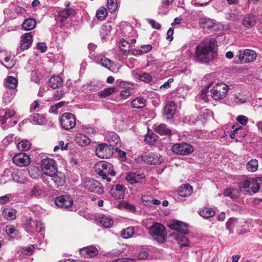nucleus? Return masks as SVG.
<instances>
[{"instance_id": "obj_1", "label": "nucleus", "mask_w": 262, "mask_h": 262, "mask_svg": "<svg viewBox=\"0 0 262 262\" xmlns=\"http://www.w3.org/2000/svg\"><path fill=\"white\" fill-rule=\"evenodd\" d=\"M216 43L214 38H206L200 43L195 48V60L202 63H208L212 60L217 55Z\"/></svg>"}, {"instance_id": "obj_2", "label": "nucleus", "mask_w": 262, "mask_h": 262, "mask_svg": "<svg viewBox=\"0 0 262 262\" xmlns=\"http://www.w3.org/2000/svg\"><path fill=\"white\" fill-rule=\"evenodd\" d=\"M168 227L176 232L173 234L174 238L178 242L181 248L187 247L189 245L188 238L185 236L188 233L187 225L182 222L176 221L169 225Z\"/></svg>"}, {"instance_id": "obj_3", "label": "nucleus", "mask_w": 262, "mask_h": 262, "mask_svg": "<svg viewBox=\"0 0 262 262\" xmlns=\"http://www.w3.org/2000/svg\"><path fill=\"white\" fill-rule=\"evenodd\" d=\"M41 170L44 174L51 177L60 178L62 174L58 172L56 161L51 158H46L41 162Z\"/></svg>"}, {"instance_id": "obj_4", "label": "nucleus", "mask_w": 262, "mask_h": 262, "mask_svg": "<svg viewBox=\"0 0 262 262\" xmlns=\"http://www.w3.org/2000/svg\"><path fill=\"white\" fill-rule=\"evenodd\" d=\"M94 169L103 180H111V179L108 178V176H115L116 175L113 166L109 163L105 162H99L95 165Z\"/></svg>"}, {"instance_id": "obj_5", "label": "nucleus", "mask_w": 262, "mask_h": 262, "mask_svg": "<svg viewBox=\"0 0 262 262\" xmlns=\"http://www.w3.org/2000/svg\"><path fill=\"white\" fill-rule=\"evenodd\" d=\"M149 233L153 238L159 243H163L165 242L166 233L165 228L161 224L155 223L149 228Z\"/></svg>"}, {"instance_id": "obj_6", "label": "nucleus", "mask_w": 262, "mask_h": 262, "mask_svg": "<svg viewBox=\"0 0 262 262\" xmlns=\"http://www.w3.org/2000/svg\"><path fill=\"white\" fill-rule=\"evenodd\" d=\"M228 86L225 83H216L210 90L211 96L215 100L224 99L227 95Z\"/></svg>"}, {"instance_id": "obj_7", "label": "nucleus", "mask_w": 262, "mask_h": 262, "mask_svg": "<svg viewBox=\"0 0 262 262\" xmlns=\"http://www.w3.org/2000/svg\"><path fill=\"white\" fill-rule=\"evenodd\" d=\"M238 185L242 191L250 195L257 192L260 188V184L257 181H240Z\"/></svg>"}, {"instance_id": "obj_8", "label": "nucleus", "mask_w": 262, "mask_h": 262, "mask_svg": "<svg viewBox=\"0 0 262 262\" xmlns=\"http://www.w3.org/2000/svg\"><path fill=\"white\" fill-rule=\"evenodd\" d=\"M24 228L25 230L30 234H33L36 232H41L45 229L40 222L34 221L31 217L26 220Z\"/></svg>"}, {"instance_id": "obj_9", "label": "nucleus", "mask_w": 262, "mask_h": 262, "mask_svg": "<svg viewBox=\"0 0 262 262\" xmlns=\"http://www.w3.org/2000/svg\"><path fill=\"white\" fill-rule=\"evenodd\" d=\"M237 56L238 60L235 61L236 63H242L243 62H251L254 61L256 58V52L252 50L246 49L245 50H239L238 52Z\"/></svg>"}, {"instance_id": "obj_10", "label": "nucleus", "mask_w": 262, "mask_h": 262, "mask_svg": "<svg viewBox=\"0 0 262 262\" xmlns=\"http://www.w3.org/2000/svg\"><path fill=\"white\" fill-rule=\"evenodd\" d=\"M60 122L63 129L70 130L76 125V117L72 113H64L62 115Z\"/></svg>"}, {"instance_id": "obj_11", "label": "nucleus", "mask_w": 262, "mask_h": 262, "mask_svg": "<svg viewBox=\"0 0 262 262\" xmlns=\"http://www.w3.org/2000/svg\"><path fill=\"white\" fill-rule=\"evenodd\" d=\"M95 152L99 158L108 159L111 158L114 154V148L112 145H108L107 144L102 143L98 146Z\"/></svg>"}, {"instance_id": "obj_12", "label": "nucleus", "mask_w": 262, "mask_h": 262, "mask_svg": "<svg viewBox=\"0 0 262 262\" xmlns=\"http://www.w3.org/2000/svg\"><path fill=\"white\" fill-rule=\"evenodd\" d=\"M193 150V147L190 144L185 142L175 144L172 147L174 153L182 156L189 155Z\"/></svg>"}, {"instance_id": "obj_13", "label": "nucleus", "mask_w": 262, "mask_h": 262, "mask_svg": "<svg viewBox=\"0 0 262 262\" xmlns=\"http://www.w3.org/2000/svg\"><path fill=\"white\" fill-rule=\"evenodd\" d=\"M0 62L8 69L12 68L16 63L11 57V53L5 50L0 51Z\"/></svg>"}, {"instance_id": "obj_14", "label": "nucleus", "mask_w": 262, "mask_h": 262, "mask_svg": "<svg viewBox=\"0 0 262 262\" xmlns=\"http://www.w3.org/2000/svg\"><path fill=\"white\" fill-rule=\"evenodd\" d=\"M13 162L17 166L24 167L28 166L31 161L30 157L25 153H18L14 155Z\"/></svg>"}, {"instance_id": "obj_15", "label": "nucleus", "mask_w": 262, "mask_h": 262, "mask_svg": "<svg viewBox=\"0 0 262 262\" xmlns=\"http://www.w3.org/2000/svg\"><path fill=\"white\" fill-rule=\"evenodd\" d=\"M55 205L59 208L67 209L73 204V201L67 195H60L56 198L54 201Z\"/></svg>"}, {"instance_id": "obj_16", "label": "nucleus", "mask_w": 262, "mask_h": 262, "mask_svg": "<svg viewBox=\"0 0 262 262\" xmlns=\"http://www.w3.org/2000/svg\"><path fill=\"white\" fill-rule=\"evenodd\" d=\"M84 187L89 191L102 194L103 192V187L99 181H85Z\"/></svg>"}, {"instance_id": "obj_17", "label": "nucleus", "mask_w": 262, "mask_h": 262, "mask_svg": "<svg viewBox=\"0 0 262 262\" xmlns=\"http://www.w3.org/2000/svg\"><path fill=\"white\" fill-rule=\"evenodd\" d=\"M176 111V104L173 101H169L163 110V115L167 119H172Z\"/></svg>"}, {"instance_id": "obj_18", "label": "nucleus", "mask_w": 262, "mask_h": 262, "mask_svg": "<svg viewBox=\"0 0 262 262\" xmlns=\"http://www.w3.org/2000/svg\"><path fill=\"white\" fill-rule=\"evenodd\" d=\"M143 161L149 164H160L162 162L161 157L159 155L149 153L143 157Z\"/></svg>"}, {"instance_id": "obj_19", "label": "nucleus", "mask_w": 262, "mask_h": 262, "mask_svg": "<svg viewBox=\"0 0 262 262\" xmlns=\"http://www.w3.org/2000/svg\"><path fill=\"white\" fill-rule=\"evenodd\" d=\"M79 252L81 255L86 258L94 257L98 254L97 249L92 246L80 249Z\"/></svg>"}, {"instance_id": "obj_20", "label": "nucleus", "mask_w": 262, "mask_h": 262, "mask_svg": "<svg viewBox=\"0 0 262 262\" xmlns=\"http://www.w3.org/2000/svg\"><path fill=\"white\" fill-rule=\"evenodd\" d=\"M32 35L31 33H27L22 35L20 38V49L25 50L28 49L32 43Z\"/></svg>"}, {"instance_id": "obj_21", "label": "nucleus", "mask_w": 262, "mask_h": 262, "mask_svg": "<svg viewBox=\"0 0 262 262\" xmlns=\"http://www.w3.org/2000/svg\"><path fill=\"white\" fill-rule=\"evenodd\" d=\"M132 75L134 79L146 83L150 82L152 79L151 76L148 73L143 72H138L135 70L132 71Z\"/></svg>"}, {"instance_id": "obj_22", "label": "nucleus", "mask_w": 262, "mask_h": 262, "mask_svg": "<svg viewBox=\"0 0 262 262\" xmlns=\"http://www.w3.org/2000/svg\"><path fill=\"white\" fill-rule=\"evenodd\" d=\"M75 14V10L72 8H66L64 10H60L58 13V17L57 19L61 21H65L69 17L74 15Z\"/></svg>"}, {"instance_id": "obj_23", "label": "nucleus", "mask_w": 262, "mask_h": 262, "mask_svg": "<svg viewBox=\"0 0 262 262\" xmlns=\"http://www.w3.org/2000/svg\"><path fill=\"white\" fill-rule=\"evenodd\" d=\"M123 90L120 92V96L123 99H125L132 95L134 85L132 84L127 82H123L122 84Z\"/></svg>"}, {"instance_id": "obj_24", "label": "nucleus", "mask_w": 262, "mask_h": 262, "mask_svg": "<svg viewBox=\"0 0 262 262\" xmlns=\"http://www.w3.org/2000/svg\"><path fill=\"white\" fill-rule=\"evenodd\" d=\"M256 22V17L255 15L250 14L246 15L243 20V24L247 29L252 28Z\"/></svg>"}, {"instance_id": "obj_25", "label": "nucleus", "mask_w": 262, "mask_h": 262, "mask_svg": "<svg viewBox=\"0 0 262 262\" xmlns=\"http://www.w3.org/2000/svg\"><path fill=\"white\" fill-rule=\"evenodd\" d=\"M14 115V112L10 110H0V123L4 124L7 120L12 117Z\"/></svg>"}, {"instance_id": "obj_26", "label": "nucleus", "mask_w": 262, "mask_h": 262, "mask_svg": "<svg viewBox=\"0 0 262 262\" xmlns=\"http://www.w3.org/2000/svg\"><path fill=\"white\" fill-rule=\"evenodd\" d=\"M125 188L122 185H117L115 189L111 190V193L114 198L121 199L124 197Z\"/></svg>"}, {"instance_id": "obj_27", "label": "nucleus", "mask_w": 262, "mask_h": 262, "mask_svg": "<svg viewBox=\"0 0 262 262\" xmlns=\"http://www.w3.org/2000/svg\"><path fill=\"white\" fill-rule=\"evenodd\" d=\"M199 24L201 27L208 30L212 29L215 26V21L211 19L202 18L200 19Z\"/></svg>"}, {"instance_id": "obj_28", "label": "nucleus", "mask_w": 262, "mask_h": 262, "mask_svg": "<svg viewBox=\"0 0 262 262\" xmlns=\"http://www.w3.org/2000/svg\"><path fill=\"white\" fill-rule=\"evenodd\" d=\"M152 48V47L150 45H142L138 49L131 50V52L133 55L135 56L141 55L150 51Z\"/></svg>"}, {"instance_id": "obj_29", "label": "nucleus", "mask_w": 262, "mask_h": 262, "mask_svg": "<svg viewBox=\"0 0 262 262\" xmlns=\"http://www.w3.org/2000/svg\"><path fill=\"white\" fill-rule=\"evenodd\" d=\"M30 120L34 124L38 125H43L47 122V120L45 117L39 114L31 115L30 116Z\"/></svg>"}, {"instance_id": "obj_30", "label": "nucleus", "mask_w": 262, "mask_h": 262, "mask_svg": "<svg viewBox=\"0 0 262 262\" xmlns=\"http://www.w3.org/2000/svg\"><path fill=\"white\" fill-rule=\"evenodd\" d=\"M192 193V187L189 184L181 186L179 190V195L182 197H187Z\"/></svg>"}, {"instance_id": "obj_31", "label": "nucleus", "mask_w": 262, "mask_h": 262, "mask_svg": "<svg viewBox=\"0 0 262 262\" xmlns=\"http://www.w3.org/2000/svg\"><path fill=\"white\" fill-rule=\"evenodd\" d=\"M63 82V80L61 77L58 76H52L49 80V85L54 89L58 88Z\"/></svg>"}, {"instance_id": "obj_32", "label": "nucleus", "mask_w": 262, "mask_h": 262, "mask_svg": "<svg viewBox=\"0 0 262 262\" xmlns=\"http://www.w3.org/2000/svg\"><path fill=\"white\" fill-rule=\"evenodd\" d=\"M5 232L7 235L12 239L16 238L19 234L18 230L11 225H7L5 227Z\"/></svg>"}, {"instance_id": "obj_33", "label": "nucleus", "mask_w": 262, "mask_h": 262, "mask_svg": "<svg viewBox=\"0 0 262 262\" xmlns=\"http://www.w3.org/2000/svg\"><path fill=\"white\" fill-rule=\"evenodd\" d=\"M16 211L12 208H7L4 209L2 212V215L4 219L11 221L16 218Z\"/></svg>"}, {"instance_id": "obj_34", "label": "nucleus", "mask_w": 262, "mask_h": 262, "mask_svg": "<svg viewBox=\"0 0 262 262\" xmlns=\"http://www.w3.org/2000/svg\"><path fill=\"white\" fill-rule=\"evenodd\" d=\"M36 25V20L34 18H29L25 20L21 26L25 30L29 31L33 29Z\"/></svg>"}, {"instance_id": "obj_35", "label": "nucleus", "mask_w": 262, "mask_h": 262, "mask_svg": "<svg viewBox=\"0 0 262 262\" xmlns=\"http://www.w3.org/2000/svg\"><path fill=\"white\" fill-rule=\"evenodd\" d=\"M146 100L143 97H137L132 100V106L135 108H142L146 105Z\"/></svg>"}, {"instance_id": "obj_36", "label": "nucleus", "mask_w": 262, "mask_h": 262, "mask_svg": "<svg viewBox=\"0 0 262 262\" xmlns=\"http://www.w3.org/2000/svg\"><path fill=\"white\" fill-rule=\"evenodd\" d=\"M155 132L160 135L169 136L171 134V131L167 127L165 124H160L155 129Z\"/></svg>"}, {"instance_id": "obj_37", "label": "nucleus", "mask_w": 262, "mask_h": 262, "mask_svg": "<svg viewBox=\"0 0 262 262\" xmlns=\"http://www.w3.org/2000/svg\"><path fill=\"white\" fill-rule=\"evenodd\" d=\"M145 178L144 174L137 172H129L125 177V180H140Z\"/></svg>"}, {"instance_id": "obj_38", "label": "nucleus", "mask_w": 262, "mask_h": 262, "mask_svg": "<svg viewBox=\"0 0 262 262\" xmlns=\"http://www.w3.org/2000/svg\"><path fill=\"white\" fill-rule=\"evenodd\" d=\"M119 47L122 51L124 55L127 54L129 52L130 47V43L124 39H121L119 42Z\"/></svg>"}, {"instance_id": "obj_39", "label": "nucleus", "mask_w": 262, "mask_h": 262, "mask_svg": "<svg viewBox=\"0 0 262 262\" xmlns=\"http://www.w3.org/2000/svg\"><path fill=\"white\" fill-rule=\"evenodd\" d=\"M28 173L32 179H38L41 178L42 171L38 168L34 167L29 170Z\"/></svg>"}, {"instance_id": "obj_40", "label": "nucleus", "mask_w": 262, "mask_h": 262, "mask_svg": "<svg viewBox=\"0 0 262 262\" xmlns=\"http://www.w3.org/2000/svg\"><path fill=\"white\" fill-rule=\"evenodd\" d=\"M258 167V161L256 159H251L246 165L247 169L250 172L256 171Z\"/></svg>"}, {"instance_id": "obj_41", "label": "nucleus", "mask_w": 262, "mask_h": 262, "mask_svg": "<svg viewBox=\"0 0 262 262\" xmlns=\"http://www.w3.org/2000/svg\"><path fill=\"white\" fill-rule=\"evenodd\" d=\"M100 223L105 228H111L113 224V220L109 216L103 215L100 220Z\"/></svg>"}, {"instance_id": "obj_42", "label": "nucleus", "mask_w": 262, "mask_h": 262, "mask_svg": "<svg viewBox=\"0 0 262 262\" xmlns=\"http://www.w3.org/2000/svg\"><path fill=\"white\" fill-rule=\"evenodd\" d=\"M199 213L204 218H208L214 216L215 211L211 208L205 207L200 211Z\"/></svg>"}, {"instance_id": "obj_43", "label": "nucleus", "mask_w": 262, "mask_h": 262, "mask_svg": "<svg viewBox=\"0 0 262 262\" xmlns=\"http://www.w3.org/2000/svg\"><path fill=\"white\" fill-rule=\"evenodd\" d=\"M31 145V144L28 140H24L18 143L17 147L19 150L27 151L30 149Z\"/></svg>"}, {"instance_id": "obj_44", "label": "nucleus", "mask_w": 262, "mask_h": 262, "mask_svg": "<svg viewBox=\"0 0 262 262\" xmlns=\"http://www.w3.org/2000/svg\"><path fill=\"white\" fill-rule=\"evenodd\" d=\"M158 136L153 133L149 132L145 137V142L150 145L154 144L157 141Z\"/></svg>"}, {"instance_id": "obj_45", "label": "nucleus", "mask_w": 262, "mask_h": 262, "mask_svg": "<svg viewBox=\"0 0 262 262\" xmlns=\"http://www.w3.org/2000/svg\"><path fill=\"white\" fill-rule=\"evenodd\" d=\"M238 224V220L235 218H230L226 223V228L229 231L230 233L233 232V228Z\"/></svg>"}, {"instance_id": "obj_46", "label": "nucleus", "mask_w": 262, "mask_h": 262, "mask_svg": "<svg viewBox=\"0 0 262 262\" xmlns=\"http://www.w3.org/2000/svg\"><path fill=\"white\" fill-rule=\"evenodd\" d=\"M17 85V80L13 76H9L7 79L6 86L7 88L14 89Z\"/></svg>"}, {"instance_id": "obj_47", "label": "nucleus", "mask_w": 262, "mask_h": 262, "mask_svg": "<svg viewBox=\"0 0 262 262\" xmlns=\"http://www.w3.org/2000/svg\"><path fill=\"white\" fill-rule=\"evenodd\" d=\"M226 196L229 197L231 199L237 198L238 196V192L236 189L228 188L225 190L224 192Z\"/></svg>"}, {"instance_id": "obj_48", "label": "nucleus", "mask_w": 262, "mask_h": 262, "mask_svg": "<svg viewBox=\"0 0 262 262\" xmlns=\"http://www.w3.org/2000/svg\"><path fill=\"white\" fill-rule=\"evenodd\" d=\"M134 231V227H129L121 231V235L123 238L127 239L132 237Z\"/></svg>"}, {"instance_id": "obj_49", "label": "nucleus", "mask_w": 262, "mask_h": 262, "mask_svg": "<svg viewBox=\"0 0 262 262\" xmlns=\"http://www.w3.org/2000/svg\"><path fill=\"white\" fill-rule=\"evenodd\" d=\"M118 206L120 209L124 208L131 212H134L136 209L135 207L133 205L125 201H122L118 205Z\"/></svg>"}, {"instance_id": "obj_50", "label": "nucleus", "mask_w": 262, "mask_h": 262, "mask_svg": "<svg viewBox=\"0 0 262 262\" xmlns=\"http://www.w3.org/2000/svg\"><path fill=\"white\" fill-rule=\"evenodd\" d=\"M116 90V89L114 87L106 88L99 93V96L101 97H105L115 92Z\"/></svg>"}, {"instance_id": "obj_51", "label": "nucleus", "mask_w": 262, "mask_h": 262, "mask_svg": "<svg viewBox=\"0 0 262 262\" xmlns=\"http://www.w3.org/2000/svg\"><path fill=\"white\" fill-rule=\"evenodd\" d=\"M107 6L108 10L110 12H114L118 7L117 0H107Z\"/></svg>"}, {"instance_id": "obj_52", "label": "nucleus", "mask_w": 262, "mask_h": 262, "mask_svg": "<svg viewBox=\"0 0 262 262\" xmlns=\"http://www.w3.org/2000/svg\"><path fill=\"white\" fill-rule=\"evenodd\" d=\"M107 13L106 9L104 7H101L96 11V16L102 20L106 17Z\"/></svg>"}, {"instance_id": "obj_53", "label": "nucleus", "mask_w": 262, "mask_h": 262, "mask_svg": "<svg viewBox=\"0 0 262 262\" xmlns=\"http://www.w3.org/2000/svg\"><path fill=\"white\" fill-rule=\"evenodd\" d=\"M31 192V195L37 197L45 193V190L39 186H35L32 189Z\"/></svg>"}, {"instance_id": "obj_54", "label": "nucleus", "mask_w": 262, "mask_h": 262, "mask_svg": "<svg viewBox=\"0 0 262 262\" xmlns=\"http://www.w3.org/2000/svg\"><path fill=\"white\" fill-rule=\"evenodd\" d=\"M213 84V82H211L209 83L206 87L204 88L202 90V93L201 94V97L202 99L204 100L205 101H208V97L207 96L206 93L208 92V89L211 87V86Z\"/></svg>"}, {"instance_id": "obj_55", "label": "nucleus", "mask_w": 262, "mask_h": 262, "mask_svg": "<svg viewBox=\"0 0 262 262\" xmlns=\"http://www.w3.org/2000/svg\"><path fill=\"white\" fill-rule=\"evenodd\" d=\"M34 247L33 245H29L27 247L23 248L21 253L26 255H31L34 252Z\"/></svg>"}, {"instance_id": "obj_56", "label": "nucleus", "mask_w": 262, "mask_h": 262, "mask_svg": "<svg viewBox=\"0 0 262 262\" xmlns=\"http://www.w3.org/2000/svg\"><path fill=\"white\" fill-rule=\"evenodd\" d=\"M99 63L102 66L108 69L112 66V61L105 57L101 58Z\"/></svg>"}, {"instance_id": "obj_57", "label": "nucleus", "mask_w": 262, "mask_h": 262, "mask_svg": "<svg viewBox=\"0 0 262 262\" xmlns=\"http://www.w3.org/2000/svg\"><path fill=\"white\" fill-rule=\"evenodd\" d=\"M21 172L12 170L11 172V180H18L20 178Z\"/></svg>"}, {"instance_id": "obj_58", "label": "nucleus", "mask_w": 262, "mask_h": 262, "mask_svg": "<svg viewBox=\"0 0 262 262\" xmlns=\"http://www.w3.org/2000/svg\"><path fill=\"white\" fill-rule=\"evenodd\" d=\"M236 120L243 125H245L248 123V119L246 116L240 115L237 117Z\"/></svg>"}, {"instance_id": "obj_59", "label": "nucleus", "mask_w": 262, "mask_h": 262, "mask_svg": "<svg viewBox=\"0 0 262 262\" xmlns=\"http://www.w3.org/2000/svg\"><path fill=\"white\" fill-rule=\"evenodd\" d=\"M148 23L151 25L152 28L159 30L161 28V25L160 24L156 21L155 20L152 19H148Z\"/></svg>"}, {"instance_id": "obj_60", "label": "nucleus", "mask_w": 262, "mask_h": 262, "mask_svg": "<svg viewBox=\"0 0 262 262\" xmlns=\"http://www.w3.org/2000/svg\"><path fill=\"white\" fill-rule=\"evenodd\" d=\"M116 151L118 152V156L119 158L121 159V160L122 161H125L126 160V152L120 150L118 148H116Z\"/></svg>"}, {"instance_id": "obj_61", "label": "nucleus", "mask_w": 262, "mask_h": 262, "mask_svg": "<svg viewBox=\"0 0 262 262\" xmlns=\"http://www.w3.org/2000/svg\"><path fill=\"white\" fill-rule=\"evenodd\" d=\"M37 48L38 50L40 51L42 53L45 52L47 50V47L46 43L43 42H39L37 43Z\"/></svg>"}, {"instance_id": "obj_62", "label": "nucleus", "mask_w": 262, "mask_h": 262, "mask_svg": "<svg viewBox=\"0 0 262 262\" xmlns=\"http://www.w3.org/2000/svg\"><path fill=\"white\" fill-rule=\"evenodd\" d=\"M173 29L170 28L167 32V40L171 41L173 40Z\"/></svg>"}, {"instance_id": "obj_63", "label": "nucleus", "mask_w": 262, "mask_h": 262, "mask_svg": "<svg viewBox=\"0 0 262 262\" xmlns=\"http://www.w3.org/2000/svg\"><path fill=\"white\" fill-rule=\"evenodd\" d=\"M112 262H135L134 259L129 258H118Z\"/></svg>"}, {"instance_id": "obj_64", "label": "nucleus", "mask_w": 262, "mask_h": 262, "mask_svg": "<svg viewBox=\"0 0 262 262\" xmlns=\"http://www.w3.org/2000/svg\"><path fill=\"white\" fill-rule=\"evenodd\" d=\"M64 93V91L62 90L56 91L54 94V96L58 99H60L63 97Z\"/></svg>"}]
</instances>
